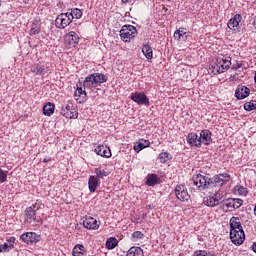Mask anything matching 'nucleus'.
<instances>
[{"label": "nucleus", "mask_w": 256, "mask_h": 256, "mask_svg": "<svg viewBox=\"0 0 256 256\" xmlns=\"http://www.w3.org/2000/svg\"><path fill=\"white\" fill-rule=\"evenodd\" d=\"M130 99H132L134 103H137V105H145L146 107L150 105L147 95L141 92L132 93Z\"/></svg>", "instance_id": "nucleus-8"}, {"label": "nucleus", "mask_w": 256, "mask_h": 256, "mask_svg": "<svg viewBox=\"0 0 256 256\" xmlns=\"http://www.w3.org/2000/svg\"><path fill=\"white\" fill-rule=\"evenodd\" d=\"M70 15L69 12H66L57 16L55 23L58 29H65V27H69L73 23V17H70Z\"/></svg>", "instance_id": "nucleus-6"}, {"label": "nucleus", "mask_w": 256, "mask_h": 256, "mask_svg": "<svg viewBox=\"0 0 256 256\" xmlns=\"http://www.w3.org/2000/svg\"><path fill=\"white\" fill-rule=\"evenodd\" d=\"M249 192L247 191V188L243 187V186H239L238 187V194L239 195H247Z\"/></svg>", "instance_id": "nucleus-44"}, {"label": "nucleus", "mask_w": 256, "mask_h": 256, "mask_svg": "<svg viewBox=\"0 0 256 256\" xmlns=\"http://www.w3.org/2000/svg\"><path fill=\"white\" fill-rule=\"evenodd\" d=\"M25 215L26 223H31L32 221L39 223V221H41V218H37V211H35V206L26 208Z\"/></svg>", "instance_id": "nucleus-12"}, {"label": "nucleus", "mask_w": 256, "mask_h": 256, "mask_svg": "<svg viewBox=\"0 0 256 256\" xmlns=\"http://www.w3.org/2000/svg\"><path fill=\"white\" fill-rule=\"evenodd\" d=\"M234 209H239L243 205V201L239 198H233Z\"/></svg>", "instance_id": "nucleus-41"}, {"label": "nucleus", "mask_w": 256, "mask_h": 256, "mask_svg": "<svg viewBox=\"0 0 256 256\" xmlns=\"http://www.w3.org/2000/svg\"><path fill=\"white\" fill-rule=\"evenodd\" d=\"M178 33H180V36L182 37V39H187V37H189V34L187 33L186 28H179Z\"/></svg>", "instance_id": "nucleus-40"}, {"label": "nucleus", "mask_w": 256, "mask_h": 256, "mask_svg": "<svg viewBox=\"0 0 256 256\" xmlns=\"http://www.w3.org/2000/svg\"><path fill=\"white\" fill-rule=\"evenodd\" d=\"M243 67V64L241 63H236L232 66L233 71H237V69H241Z\"/></svg>", "instance_id": "nucleus-46"}, {"label": "nucleus", "mask_w": 256, "mask_h": 256, "mask_svg": "<svg viewBox=\"0 0 256 256\" xmlns=\"http://www.w3.org/2000/svg\"><path fill=\"white\" fill-rule=\"evenodd\" d=\"M175 195L177 199H179V201H189L190 199L189 192H187V188L182 184L176 186Z\"/></svg>", "instance_id": "nucleus-11"}, {"label": "nucleus", "mask_w": 256, "mask_h": 256, "mask_svg": "<svg viewBox=\"0 0 256 256\" xmlns=\"http://www.w3.org/2000/svg\"><path fill=\"white\" fill-rule=\"evenodd\" d=\"M120 37L125 43H129L131 39L137 37V28L133 25H124L120 30Z\"/></svg>", "instance_id": "nucleus-2"}, {"label": "nucleus", "mask_w": 256, "mask_h": 256, "mask_svg": "<svg viewBox=\"0 0 256 256\" xmlns=\"http://www.w3.org/2000/svg\"><path fill=\"white\" fill-rule=\"evenodd\" d=\"M51 161V157H46L43 159V163H49Z\"/></svg>", "instance_id": "nucleus-51"}, {"label": "nucleus", "mask_w": 256, "mask_h": 256, "mask_svg": "<svg viewBox=\"0 0 256 256\" xmlns=\"http://www.w3.org/2000/svg\"><path fill=\"white\" fill-rule=\"evenodd\" d=\"M143 237H145V235L143 234V232L141 231H135L132 234V241H137V239H143Z\"/></svg>", "instance_id": "nucleus-38"}, {"label": "nucleus", "mask_w": 256, "mask_h": 256, "mask_svg": "<svg viewBox=\"0 0 256 256\" xmlns=\"http://www.w3.org/2000/svg\"><path fill=\"white\" fill-rule=\"evenodd\" d=\"M254 27L256 28V18H255V20H254Z\"/></svg>", "instance_id": "nucleus-53"}, {"label": "nucleus", "mask_w": 256, "mask_h": 256, "mask_svg": "<svg viewBox=\"0 0 256 256\" xmlns=\"http://www.w3.org/2000/svg\"><path fill=\"white\" fill-rule=\"evenodd\" d=\"M200 144L203 143L204 145H211V131L209 130H202L200 132Z\"/></svg>", "instance_id": "nucleus-21"}, {"label": "nucleus", "mask_w": 256, "mask_h": 256, "mask_svg": "<svg viewBox=\"0 0 256 256\" xmlns=\"http://www.w3.org/2000/svg\"><path fill=\"white\" fill-rule=\"evenodd\" d=\"M241 19H243L241 14H236L228 21V28H230L231 31H239V23H241Z\"/></svg>", "instance_id": "nucleus-15"}, {"label": "nucleus", "mask_w": 256, "mask_h": 256, "mask_svg": "<svg viewBox=\"0 0 256 256\" xmlns=\"http://www.w3.org/2000/svg\"><path fill=\"white\" fill-rule=\"evenodd\" d=\"M142 53L146 57V59H153V49L151 48V46H149V44H145L142 47Z\"/></svg>", "instance_id": "nucleus-31"}, {"label": "nucleus", "mask_w": 256, "mask_h": 256, "mask_svg": "<svg viewBox=\"0 0 256 256\" xmlns=\"http://www.w3.org/2000/svg\"><path fill=\"white\" fill-rule=\"evenodd\" d=\"M55 113V104L48 102L43 106V114L47 117H51Z\"/></svg>", "instance_id": "nucleus-26"}, {"label": "nucleus", "mask_w": 256, "mask_h": 256, "mask_svg": "<svg viewBox=\"0 0 256 256\" xmlns=\"http://www.w3.org/2000/svg\"><path fill=\"white\" fill-rule=\"evenodd\" d=\"M181 34L178 30L174 32V39H177L178 41H181Z\"/></svg>", "instance_id": "nucleus-47"}, {"label": "nucleus", "mask_w": 256, "mask_h": 256, "mask_svg": "<svg viewBox=\"0 0 256 256\" xmlns=\"http://www.w3.org/2000/svg\"><path fill=\"white\" fill-rule=\"evenodd\" d=\"M75 97H80L79 103H84V101H87V92L77 85V90L74 93Z\"/></svg>", "instance_id": "nucleus-25"}, {"label": "nucleus", "mask_w": 256, "mask_h": 256, "mask_svg": "<svg viewBox=\"0 0 256 256\" xmlns=\"http://www.w3.org/2000/svg\"><path fill=\"white\" fill-rule=\"evenodd\" d=\"M225 206L228 207V209H234L233 198L227 199Z\"/></svg>", "instance_id": "nucleus-45"}, {"label": "nucleus", "mask_w": 256, "mask_h": 256, "mask_svg": "<svg viewBox=\"0 0 256 256\" xmlns=\"http://www.w3.org/2000/svg\"><path fill=\"white\" fill-rule=\"evenodd\" d=\"M83 251H85V246H83L82 244H77L72 250V255L73 256L83 255Z\"/></svg>", "instance_id": "nucleus-34"}, {"label": "nucleus", "mask_w": 256, "mask_h": 256, "mask_svg": "<svg viewBox=\"0 0 256 256\" xmlns=\"http://www.w3.org/2000/svg\"><path fill=\"white\" fill-rule=\"evenodd\" d=\"M101 185V180L95 176H90L88 179V189L90 193H95L97 191V187Z\"/></svg>", "instance_id": "nucleus-16"}, {"label": "nucleus", "mask_w": 256, "mask_h": 256, "mask_svg": "<svg viewBox=\"0 0 256 256\" xmlns=\"http://www.w3.org/2000/svg\"><path fill=\"white\" fill-rule=\"evenodd\" d=\"M68 15L72 17V21L74 19H81V17H83V11H81L79 8H73L68 10Z\"/></svg>", "instance_id": "nucleus-27"}, {"label": "nucleus", "mask_w": 256, "mask_h": 256, "mask_svg": "<svg viewBox=\"0 0 256 256\" xmlns=\"http://www.w3.org/2000/svg\"><path fill=\"white\" fill-rule=\"evenodd\" d=\"M2 246L1 249H2V252H9L11 251V249L13 248V244H7V243H4L3 245H0Z\"/></svg>", "instance_id": "nucleus-43"}, {"label": "nucleus", "mask_w": 256, "mask_h": 256, "mask_svg": "<svg viewBox=\"0 0 256 256\" xmlns=\"http://www.w3.org/2000/svg\"><path fill=\"white\" fill-rule=\"evenodd\" d=\"M80 98H77L76 101H79Z\"/></svg>", "instance_id": "nucleus-55"}, {"label": "nucleus", "mask_w": 256, "mask_h": 256, "mask_svg": "<svg viewBox=\"0 0 256 256\" xmlns=\"http://www.w3.org/2000/svg\"><path fill=\"white\" fill-rule=\"evenodd\" d=\"M2 246H0V253H3V249L1 248Z\"/></svg>", "instance_id": "nucleus-54"}, {"label": "nucleus", "mask_w": 256, "mask_h": 256, "mask_svg": "<svg viewBox=\"0 0 256 256\" xmlns=\"http://www.w3.org/2000/svg\"><path fill=\"white\" fill-rule=\"evenodd\" d=\"M210 178L204 175L198 174L193 178V185L197 187L200 191H204V189H211Z\"/></svg>", "instance_id": "nucleus-5"}, {"label": "nucleus", "mask_w": 256, "mask_h": 256, "mask_svg": "<svg viewBox=\"0 0 256 256\" xmlns=\"http://www.w3.org/2000/svg\"><path fill=\"white\" fill-rule=\"evenodd\" d=\"M83 225L86 229H93V230L99 229V223H97V219L93 217H86L83 220Z\"/></svg>", "instance_id": "nucleus-17"}, {"label": "nucleus", "mask_w": 256, "mask_h": 256, "mask_svg": "<svg viewBox=\"0 0 256 256\" xmlns=\"http://www.w3.org/2000/svg\"><path fill=\"white\" fill-rule=\"evenodd\" d=\"M8 241L10 242V245H13L15 243V237H10Z\"/></svg>", "instance_id": "nucleus-50"}, {"label": "nucleus", "mask_w": 256, "mask_h": 256, "mask_svg": "<svg viewBox=\"0 0 256 256\" xmlns=\"http://www.w3.org/2000/svg\"><path fill=\"white\" fill-rule=\"evenodd\" d=\"M230 231H243V226L241 225V220L239 217H232L229 221Z\"/></svg>", "instance_id": "nucleus-20"}, {"label": "nucleus", "mask_w": 256, "mask_h": 256, "mask_svg": "<svg viewBox=\"0 0 256 256\" xmlns=\"http://www.w3.org/2000/svg\"><path fill=\"white\" fill-rule=\"evenodd\" d=\"M94 76V79L96 81V85H98V87L102 84V83H107L108 81V77L107 75L103 74V73H93L92 74Z\"/></svg>", "instance_id": "nucleus-24"}, {"label": "nucleus", "mask_w": 256, "mask_h": 256, "mask_svg": "<svg viewBox=\"0 0 256 256\" xmlns=\"http://www.w3.org/2000/svg\"><path fill=\"white\" fill-rule=\"evenodd\" d=\"M65 43L67 46L71 48L77 47L79 45V35L76 34L75 31H70L68 34L65 35Z\"/></svg>", "instance_id": "nucleus-10"}, {"label": "nucleus", "mask_w": 256, "mask_h": 256, "mask_svg": "<svg viewBox=\"0 0 256 256\" xmlns=\"http://www.w3.org/2000/svg\"><path fill=\"white\" fill-rule=\"evenodd\" d=\"M7 181V172L0 168V183Z\"/></svg>", "instance_id": "nucleus-42"}, {"label": "nucleus", "mask_w": 256, "mask_h": 256, "mask_svg": "<svg viewBox=\"0 0 256 256\" xmlns=\"http://www.w3.org/2000/svg\"><path fill=\"white\" fill-rule=\"evenodd\" d=\"M252 249H253L254 253H256V243L253 244Z\"/></svg>", "instance_id": "nucleus-52"}, {"label": "nucleus", "mask_w": 256, "mask_h": 256, "mask_svg": "<svg viewBox=\"0 0 256 256\" xmlns=\"http://www.w3.org/2000/svg\"><path fill=\"white\" fill-rule=\"evenodd\" d=\"M159 183V177L157 174H149L147 176L146 185L149 187H154V185H157Z\"/></svg>", "instance_id": "nucleus-28"}, {"label": "nucleus", "mask_w": 256, "mask_h": 256, "mask_svg": "<svg viewBox=\"0 0 256 256\" xmlns=\"http://www.w3.org/2000/svg\"><path fill=\"white\" fill-rule=\"evenodd\" d=\"M31 71H32V73H35L36 75L43 76L49 71V68H47V67L45 68L43 65L37 63L32 66Z\"/></svg>", "instance_id": "nucleus-22"}, {"label": "nucleus", "mask_w": 256, "mask_h": 256, "mask_svg": "<svg viewBox=\"0 0 256 256\" xmlns=\"http://www.w3.org/2000/svg\"><path fill=\"white\" fill-rule=\"evenodd\" d=\"M95 153L97 155H100V157H106V159H109L111 157V149L105 147V146H98L95 148Z\"/></svg>", "instance_id": "nucleus-23"}, {"label": "nucleus", "mask_w": 256, "mask_h": 256, "mask_svg": "<svg viewBox=\"0 0 256 256\" xmlns=\"http://www.w3.org/2000/svg\"><path fill=\"white\" fill-rule=\"evenodd\" d=\"M230 240L234 245H243V242L245 241V231H230Z\"/></svg>", "instance_id": "nucleus-9"}, {"label": "nucleus", "mask_w": 256, "mask_h": 256, "mask_svg": "<svg viewBox=\"0 0 256 256\" xmlns=\"http://www.w3.org/2000/svg\"><path fill=\"white\" fill-rule=\"evenodd\" d=\"M119 243L117 238L110 237L106 241V249H115L116 245Z\"/></svg>", "instance_id": "nucleus-33"}, {"label": "nucleus", "mask_w": 256, "mask_h": 256, "mask_svg": "<svg viewBox=\"0 0 256 256\" xmlns=\"http://www.w3.org/2000/svg\"><path fill=\"white\" fill-rule=\"evenodd\" d=\"M135 0H122V3H124V5H127V3H133Z\"/></svg>", "instance_id": "nucleus-49"}, {"label": "nucleus", "mask_w": 256, "mask_h": 256, "mask_svg": "<svg viewBox=\"0 0 256 256\" xmlns=\"http://www.w3.org/2000/svg\"><path fill=\"white\" fill-rule=\"evenodd\" d=\"M187 143L190 145V147H201V140L195 133L188 134Z\"/></svg>", "instance_id": "nucleus-19"}, {"label": "nucleus", "mask_w": 256, "mask_h": 256, "mask_svg": "<svg viewBox=\"0 0 256 256\" xmlns=\"http://www.w3.org/2000/svg\"><path fill=\"white\" fill-rule=\"evenodd\" d=\"M170 157H171V154H169L167 152H162L159 154L158 159H159L160 163H167V161H169Z\"/></svg>", "instance_id": "nucleus-37"}, {"label": "nucleus", "mask_w": 256, "mask_h": 256, "mask_svg": "<svg viewBox=\"0 0 256 256\" xmlns=\"http://www.w3.org/2000/svg\"><path fill=\"white\" fill-rule=\"evenodd\" d=\"M193 256H216L215 254L207 253V251L198 250L196 251Z\"/></svg>", "instance_id": "nucleus-39"}, {"label": "nucleus", "mask_w": 256, "mask_h": 256, "mask_svg": "<svg viewBox=\"0 0 256 256\" xmlns=\"http://www.w3.org/2000/svg\"><path fill=\"white\" fill-rule=\"evenodd\" d=\"M251 90L247 86L238 85L235 91L236 99L243 100L247 99V96L250 95Z\"/></svg>", "instance_id": "nucleus-13"}, {"label": "nucleus", "mask_w": 256, "mask_h": 256, "mask_svg": "<svg viewBox=\"0 0 256 256\" xmlns=\"http://www.w3.org/2000/svg\"><path fill=\"white\" fill-rule=\"evenodd\" d=\"M149 145H151V142H149V140H143V142H139L137 145L134 146V151H136V153H139V151L147 149Z\"/></svg>", "instance_id": "nucleus-32"}, {"label": "nucleus", "mask_w": 256, "mask_h": 256, "mask_svg": "<svg viewBox=\"0 0 256 256\" xmlns=\"http://www.w3.org/2000/svg\"><path fill=\"white\" fill-rule=\"evenodd\" d=\"M127 256H144L143 249L141 247H131L127 252Z\"/></svg>", "instance_id": "nucleus-30"}, {"label": "nucleus", "mask_w": 256, "mask_h": 256, "mask_svg": "<svg viewBox=\"0 0 256 256\" xmlns=\"http://www.w3.org/2000/svg\"><path fill=\"white\" fill-rule=\"evenodd\" d=\"M21 239L24 243H37L39 241V235L35 232H27L21 235Z\"/></svg>", "instance_id": "nucleus-14"}, {"label": "nucleus", "mask_w": 256, "mask_h": 256, "mask_svg": "<svg viewBox=\"0 0 256 256\" xmlns=\"http://www.w3.org/2000/svg\"><path fill=\"white\" fill-rule=\"evenodd\" d=\"M245 111H255L256 109V100H251L244 104Z\"/></svg>", "instance_id": "nucleus-36"}, {"label": "nucleus", "mask_w": 256, "mask_h": 256, "mask_svg": "<svg viewBox=\"0 0 256 256\" xmlns=\"http://www.w3.org/2000/svg\"><path fill=\"white\" fill-rule=\"evenodd\" d=\"M94 173H95L94 177H97L99 181H101L103 177H107V175H109V173H107L105 170H102L101 168H95Z\"/></svg>", "instance_id": "nucleus-35"}, {"label": "nucleus", "mask_w": 256, "mask_h": 256, "mask_svg": "<svg viewBox=\"0 0 256 256\" xmlns=\"http://www.w3.org/2000/svg\"><path fill=\"white\" fill-rule=\"evenodd\" d=\"M39 33H41V24H39V21L36 20L32 23L29 35H39Z\"/></svg>", "instance_id": "nucleus-29"}, {"label": "nucleus", "mask_w": 256, "mask_h": 256, "mask_svg": "<svg viewBox=\"0 0 256 256\" xmlns=\"http://www.w3.org/2000/svg\"><path fill=\"white\" fill-rule=\"evenodd\" d=\"M230 178L231 176L227 173L213 176L212 178H210V189L213 187H222V185H225V183H229Z\"/></svg>", "instance_id": "nucleus-4"}, {"label": "nucleus", "mask_w": 256, "mask_h": 256, "mask_svg": "<svg viewBox=\"0 0 256 256\" xmlns=\"http://www.w3.org/2000/svg\"><path fill=\"white\" fill-rule=\"evenodd\" d=\"M146 209H148V210L155 209V205H153V204H148V205L146 206Z\"/></svg>", "instance_id": "nucleus-48"}, {"label": "nucleus", "mask_w": 256, "mask_h": 256, "mask_svg": "<svg viewBox=\"0 0 256 256\" xmlns=\"http://www.w3.org/2000/svg\"><path fill=\"white\" fill-rule=\"evenodd\" d=\"M223 201H225L223 199V195L221 194L220 191H217L212 196L205 197L203 199V204L206 205V207H217L221 205Z\"/></svg>", "instance_id": "nucleus-3"}, {"label": "nucleus", "mask_w": 256, "mask_h": 256, "mask_svg": "<svg viewBox=\"0 0 256 256\" xmlns=\"http://www.w3.org/2000/svg\"><path fill=\"white\" fill-rule=\"evenodd\" d=\"M84 89H93L95 87H98L97 80H95V76L93 74H89L83 83Z\"/></svg>", "instance_id": "nucleus-18"}, {"label": "nucleus", "mask_w": 256, "mask_h": 256, "mask_svg": "<svg viewBox=\"0 0 256 256\" xmlns=\"http://www.w3.org/2000/svg\"><path fill=\"white\" fill-rule=\"evenodd\" d=\"M212 73L214 75H219L221 73H225V71H229L231 68V57H217L212 63Z\"/></svg>", "instance_id": "nucleus-1"}, {"label": "nucleus", "mask_w": 256, "mask_h": 256, "mask_svg": "<svg viewBox=\"0 0 256 256\" xmlns=\"http://www.w3.org/2000/svg\"><path fill=\"white\" fill-rule=\"evenodd\" d=\"M61 115H63V117H66V119H77V117H79V112H77V109L73 107L72 103H68L62 109Z\"/></svg>", "instance_id": "nucleus-7"}]
</instances>
